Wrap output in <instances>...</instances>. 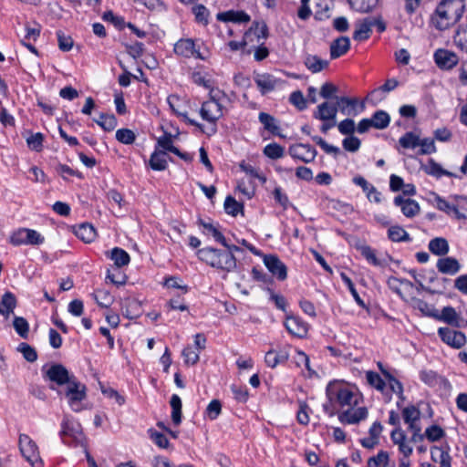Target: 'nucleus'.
<instances>
[{"label": "nucleus", "mask_w": 467, "mask_h": 467, "mask_svg": "<svg viewBox=\"0 0 467 467\" xmlns=\"http://www.w3.org/2000/svg\"><path fill=\"white\" fill-rule=\"evenodd\" d=\"M182 357L184 358V363L187 365V366H193L195 365L199 359H200V356H199V353L194 351L191 347H186L182 352Z\"/></svg>", "instance_id": "50"}, {"label": "nucleus", "mask_w": 467, "mask_h": 467, "mask_svg": "<svg viewBox=\"0 0 467 467\" xmlns=\"http://www.w3.org/2000/svg\"><path fill=\"white\" fill-rule=\"evenodd\" d=\"M368 416V410L365 407H359L358 409H348L339 414L338 419L342 423L356 424L360 420L366 419Z\"/></svg>", "instance_id": "17"}, {"label": "nucleus", "mask_w": 467, "mask_h": 467, "mask_svg": "<svg viewBox=\"0 0 467 467\" xmlns=\"http://www.w3.org/2000/svg\"><path fill=\"white\" fill-rule=\"evenodd\" d=\"M418 146L420 148V152L421 154H430L435 151V143L432 139H420Z\"/></svg>", "instance_id": "64"}, {"label": "nucleus", "mask_w": 467, "mask_h": 467, "mask_svg": "<svg viewBox=\"0 0 467 467\" xmlns=\"http://www.w3.org/2000/svg\"><path fill=\"white\" fill-rule=\"evenodd\" d=\"M327 396L329 400L336 397L337 403L340 407H354L358 404V395L347 388L340 387L336 382H330L327 386Z\"/></svg>", "instance_id": "5"}, {"label": "nucleus", "mask_w": 467, "mask_h": 467, "mask_svg": "<svg viewBox=\"0 0 467 467\" xmlns=\"http://www.w3.org/2000/svg\"><path fill=\"white\" fill-rule=\"evenodd\" d=\"M285 327L291 335L298 337H303L307 333V325L296 317H288Z\"/></svg>", "instance_id": "19"}, {"label": "nucleus", "mask_w": 467, "mask_h": 467, "mask_svg": "<svg viewBox=\"0 0 467 467\" xmlns=\"http://www.w3.org/2000/svg\"><path fill=\"white\" fill-rule=\"evenodd\" d=\"M436 275L432 271H427L425 272L421 276L420 280V284L427 293L431 295H434L436 293Z\"/></svg>", "instance_id": "29"}, {"label": "nucleus", "mask_w": 467, "mask_h": 467, "mask_svg": "<svg viewBox=\"0 0 467 467\" xmlns=\"http://www.w3.org/2000/svg\"><path fill=\"white\" fill-rule=\"evenodd\" d=\"M289 101L299 110H303L306 108V99H305L303 93L299 90L291 93Z\"/></svg>", "instance_id": "51"}, {"label": "nucleus", "mask_w": 467, "mask_h": 467, "mask_svg": "<svg viewBox=\"0 0 467 467\" xmlns=\"http://www.w3.org/2000/svg\"><path fill=\"white\" fill-rule=\"evenodd\" d=\"M440 210L446 212L448 214L452 215L457 219L465 218V216L459 212L458 208L455 205L450 204L447 202L441 200V198Z\"/></svg>", "instance_id": "56"}, {"label": "nucleus", "mask_w": 467, "mask_h": 467, "mask_svg": "<svg viewBox=\"0 0 467 467\" xmlns=\"http://www.w3.org/2000/svg\"><path fill=\"white\" fill-rule=\"evenodd\" d=\"M349 48V38L348 36H339L330 44V57L336 59L346 54Z\"/></svg>", "instance_id": "21"}, {"label": "nucleus", "mask_w": 467, "mask_h": 467, "mask_svg": "<svg viewBox=\"0 0 467 467\" xmlns=\"http://www.w3.org/2000/svg\"><path fill=\"white\" fill-rule=\"evenodd\" d=\"M440 273L453 275L461 269V264L453 257H442L439 262Z\"/></svg>", "instance_id": "24"}, {"label": "nucleus", "mask_w": 467, "mask_h": 467, "mask_svg": "<svg viewBox=\"0 0 467 467\" xmlns=\"http://www.w3.org/2000/svg\"><path fill=\"white\" fill-rule=\"evenodd\" d=\"M172 409L171 419L174 424L179 425L182 421V400L178 395H172L171 399Z\"/></svg>", "instance_id": "33"}, {"label": "nucleus", "mask_w": 467, "mask_h": 467, "mask_svg": "<svg viewBox=\"0 0 467 467\" xmlns=\"http://www.w3.org/2000/svg\"><path fill=\"white\" fill-rule=\"evenodd\" d=\"M222 412V403L219 400H213L205 410V415L212 420L218 418Z\"/></svg>", "instance_id": "42"}, {"label": "nucleus", "mask_w": 467, "mask_h": 467, "mask_svg": "<svg viewBox=\"0 0 467 467\" xmlns=\"http://www.w3.org/2000/svg\"><path fill=\"white\" fill-rule=\"evenodd\" d=\"M464 0H442L440 3V30L454 26L462 17Z\"/></svg>", "instance_id": "2"}, {"label": "nucleus", "mask_w": 467, "mask_h": 467, "mask_svg": "<svg viewBox=\"0 0 467 467\" xmlns=\"http://www.w3.org/2000/svg\"><path fill=\"white\" fill-rule=\"evenodd\" d=\"M305 66L312 73H317L328 67V61L321 59L317 56L308 55L305 59Z\"/></svg>", "instance_id": "27"}, {"label": "nucleus", "mask_w": 467, "mask_h": 467, "mask_svg": "<svg viewBox=\"0 0 467 467\" xmlns=\"http://www.w3.org/2000/svg\"><path fill=\"white\" fill-rule=\"evenodd\" d=\"M45 377L51 381L50 389L58 390L55 386L68 385L76 378L70 376L68 370L61 364H53L45 371Z\"/></svg>", "instance_id": "8"}, {"label": "nucleus", "mask_w": 467, "mask_h": 467, "mask_svg": "<svg viewBox=\"0 0 467 467\" xmlns=\"http://www.w3.org/2000/svg\"><path fill=\"white\" fill-rule=\"evenodd\" d=\"M420 143V138L412 132H407L400 139V144L403 148H416Z\"/></svg>", "instance_id": "49"}, {"label": "nucleus", "mask_w": 467, "mask_h": 467, "mask_svg": "<svg viewBox=\"0 0 467 467\" xmlns=\"http://www.w3.org/2000/svg\"><path fill=\"white\" fill-rule=\"evenodd\" d=\"M440 337L444 343L457 349L466 344V337L462 332L448 327H440Z\"/></svg>", "instance_id": "12"}, {"label": "nucleus", "mask_w": 467, "mask_h": 467, "mask_svg": "<svg viewBox=\"0 0 467 467\" xmlns=\"http://www.w3.org/2000/svg\"><path fill=\"white\" fill-rule=\"evenodd\" d=\"M420 410L414 406H409L403 409L402 417L404 421L409 424V428L412 431V441H421L423 439L420 434V427L417 425V421L420 420Z\"/></svg>", "instance_id": "10"}, {"label": "nucleus", "mask_w": 467, "mask_h": 467, "mask_svg": "<svg viewBox=\"0 0 467 467\" xmlns=\"http://www.w3.org/2000/svg\"><path fill=\"white\" fill-rule=\"evenodd\" d=\"M313 140L321 147V149L327 154L337 155L340 152V150L333 145L328 144L325 140L321 137L315 136L313 137Z\"/></svg>", "instance_id": "55"}, {"label": "nucleus", "mask_w": 467, "mask_h": 467, "mask_svg": "<svg viewBox=\"0 0 467 467\" xmlns=\"http://www.w3.org/2000/svg\"><path fill=\"white\" fill-rule=\"evenodd\" d=\"M340 133L345 135H352L355 131V122L351 119H346L337 125Z\"/></svg>", "instance_id": "61"}, {"label": "nucleus", "mask_w": 467, "mask_h": 467, "mask_svg": "<svg viewBox=\"0 0 467 467\" xmlns=\"http://www.w3.org/2000/svg\"><path fill=\"white\" fill-rule=\"evenodd\" d=\"M371 119L373 121V128L382 130L389 126L390 118L386 111L378 110L373 114Z\"/></svg>", "instance_id": "34"}, {"label": "nucleus", "mask_w": 467, "mask_h": 467, "mask_svg": "<svg viewBox=\"0 0 467 467\" xmlns=\"http://www.w3.org/2000/svg\"><path fill=\"white\" fill-rule=\"evenodd\" d=\"M110 258L114 261L117 267L127 265L130 261L129 254L123 249L118 247L111 250Z\"/></svg>", "instance_id": "31"}, {"label": "nucleus", "mask_w": 467, "mask_h": 467, "mask_svg": "<svg viewBox=\"0 0 467 467\" xmlns=\"http://www.w3.org/2000/svg\"><path fill=\"white\" fill-rule=\"evenodd\" d=\"M389 237L393 242H401L410 240L408 233L400 226H391L389 231Z\"/></svg>", "instance_id": "38"}, {"label": "nucleus", "mask_w": 467, "mask_h": 467, "mask_svg": "<svg viewBox=\"0 0 467 467\" xmlns=\"http://www.w3.org/2000/svg\"><path fill=\"white\" fill-rule=\"evenodd\" d=\"M116 139L123 144H132L135 141L136 135L130 129H120L116 131Z\"/></svg>", "instance_id": "40"}, {"label": "nucleus", "mask_w": 467, "mask_h": 467, "mask_svg": "<svg viewBox=\"0 0 467 467\" xmlns=\"http://www.w3.org/2000/svg\"><path fill=\"white\" fill-rule=\"evenodd\" d=\"M45 238L36 231L28 228H20L14 232L10 236V243L13 245H39L42 244Z\"/></svg>", "instance_id": "9"}, {"label": "nucleus", "mask_w": 467, "mask_h": 467, "mask_svg": "<svg viewBox=\"0 0 467 467\" xmlns=\"http://www.w3.org/2000/svg\"><path fill=\"white\" fill-rule=\"evenodd\" d=\"M377 26L379 32L386 30V24L381 16H368L359 20L356 24V30L353 33V38L357 41H363L369 37L372 26Z\"/></svg>", "instance_id": "6"}, {"label": "nucleus", "mask_w": 467, "mask_h": 467, "mask_svg": "<svg viewBox=\"0 0 467 467\" xmlns=\"http://www.w3.org/2000/svg\"><path fill=\"white\" fill-rule=\"evenodd\" d=\"M197 255L201 261L223 272L231 273L237 268L235 256L225 250L204 247L198 250Z\"/></svg>", "instance_id": "1"}, {"label": "nucleus", "mask_w": 467, "mask_h": 467, "mask_svg": "<svg viewBox=\"0 0 467 467\" xmlns=\"http://www.w3.org/2000/svg\"><path fill=\"white\" fill-rule=\"evenodd\" d=\"M201 116L204 120L215 123L223 116V106L216 101H205L202 103Z\"/></svg>", "instance_id": "15"}, {"label": "nucleus", "mask_w": 467, "mask_h": 467, "mask_svg": "<svg viewBox=\"0 0 467 467\" xmlns=\"http://www.w3.org/2000/svg\"><path fill=\"white\" fill-rule=\"evenodd\" d=\"M60 436L67 445H75L86 448L85 434L79 424H73L67 416H64L61 423Z\"/></svg>", "instance_id": "3"}, {"label": "nucleus", "mask_w": 467, "mask_h": 467, "mask_svg": "<svg viewBox=\"0 0 467 467\" xmlns=\"http://www.w3.org/2000/svg\"><path fill=\"white\" fill-rule=\"evenodd\" d=\"M338 106L336 103L325 101L317 106V109L313 113V117L321 121H334L336 120Z\"/></svg>", "instance_id": "16"}, {"label": "nucleus", "mask_w": 467, "mask_h": 467, "mask_svg": "<svg viewBox=\"0 0 467 467\" xmlns=\"http://www.w3.org/2000/svg\"><path fill=\"white\" fill-rule=\"evenodd\" d=\"M389 454L384 451H380L376 456L371 457L368 461V467H378L388 461Z\"/></svg>", "instance_id": "63"}, {"label": "nucleus", "mask_w": 467, "mask_h": 467, "mask_svg": "<svg viewBox=\"0 0 467 467\" xmlns=\"http://www.w3.org/2000/svg\"><path fill=\"white\" fill-rule=\"evenodd\" d=\"M58 47L62 51H69L73 47V39L70 36H66L64 32L57 31V32Z\"/></svg>", "instance_id": "47"}, {"label": "nucleus", "mask_w": 467, "mask_h": 467, "mask_svg": "<svg viewBox=\"0 0 467 467\" xmlns=\"http://www.w3.org/2000/svg\"><path fill=\"white\" fill-rule=\"evenodd\" d=\"M13 326L16 333L22 338H27L29 333V325L24 317H16L13 321Z\"/></svg>", "instance_id": "37"}, {"label": "nucleus", "mask_w": 467, "mask_h": 467, "mask_svg": "<svg viewBox=\"0 0 467 467\" xmlns=\"http://www.w3.org/2000/svg\"><path fill=\"white\" fill-rule=\"evenodd\" d=\"M43 140H44V135L40 132H37L36 134H32L30 137L26 139V142L28 147L36 151L42 150L43 148Z\"/></svg>", "instance_id": "48"}, {"label": "nucleus", "mask_w": 467, "mask_h": 467, "mask_svg": "<svg viewBox=\"0 0 467 467\" xmlns=\"http://www.w3.org/2000/svg\"><path fill=\"white\" fill-rule=\"evenodd\" d=\"M440 320L454 327H460L462 321L461 315L452 306H445L441 309Z\"/></svg>", "instance_id": "22"}, {"label": "nucleus", "mask_w": 467, "mask_h": 467, "mask_svg": "<svg viewBox=\"0 0 467 467\" xmlns=\"http://www.w3.org/2000/svg\"><path fill=\"white\" fill-rule=\"evenodd\" d=\"M285 150L277 143H271L265 147L264 153L270 159L275 160L284 156Z\"/></svg>", "instance_id": "39"}, {"label": "nucleus", "mask_w": 467, "mask_h": 467, "mask_svg": "<svg viewBox=\"0 0 467 467\" xmlns=\"http://www.w3.org/2000/svg\"><path fill=\"white\" fill-rule=\"evenodd\" d=\"M248 31H252V37L255 36L257 42L268 36V28L264 21H254Z\"/></svg>", "instance_id": "32"}, {"label": "nucleus", "mask_w": 467, "mask_h": 467, "mask_svg": "<svg viewBox=\"0 0 467 467\" xmlns=\"http://www.w3.org/2000/svg\"><path fill=\"white\" fill-rule=\"evenodd\" d=\"M18 444L22 456L32 467H43V461L40 458L38 447L29 436L21 434Z\"/></svg>", "instance_id": "7"}, {"label": "nucleus", "mask_w": 467, "mask_h": 467, "mask_svg": "<svg viewBox=\"0 0 467 467\" xmlns=\"http://www.w3.org/2000/svg\"><path fill=\"white\" fill-rule=\"evenodd\" d=\"M76 235L85 243L92 242L96 237V231L91 224L83 223L76 231Z\"/></svg>", "instance_id": "30"}, {"label": "nucleus", "mask_w": 467, "mask_h": 467, "mask_svg": "<svg viewBox=\"0 0 467 467\" xmlns=\"http://www.w3.org/2000/svg\"><path fill=\"white\" fill-rule=\"evenodd\" d=\"M264 263L266 268L279 280H285L287 276V268L280 259L274 254L264 255Z\"/></svg>", "instance_id": "14"}, {"label": "nucleus", "mask_w": 467, "mask_h": 467, "mask_svg": "<svg viewBox=\"0 0 467 467\" xmlns=\"http://www.w3.org/2000/svg\"><path fill=\"white\" fill-rule=\"evenodd\" d=\"M16 306V298L11 292L3 295L0 301V314L6 318L14 312Z\"/></svg>", "instance_id": "25"}, {"label": "nucleus", "mask_w": 467, "mask_h": 467, "mask_svg": "<svg viewBox=\"0 0 467 467\" xmlns=\"http://www.w3.org/2000/svg\"><path fill=\"white\" fill-rule=\"evenodd\" d=\"M94 298L96 302L102 307H109L113 302L112 296L109 291L106 290H98L94 294Z\"/></svg>", "instance_id": "44"}, {"label": "nucleus", "mask_w": 467, "mask_h": 467, "mask_svg": "<svg viewBox=\"0 0 467 467\" xmlns=\"http://www.w3.org/2000/svg\"><path fill=\"white\" fill-rule=\"evenodd\" d=\"M259 120L265 130L271 131L273 134H277L278 126L275 125L274 117L267 113L261 112L259 114Z\"/></svg>", "instance_id": "45"}, {"label": "nucleus", "mask_w": 467, "mask_h": 467, "mask_svg": "<svg viewBox=\"0 0 467 467\" xmlns=\"http://www.w3.org/2000/svg\"><path fill=\"white\" fill-rule=\"evenodd\" d=\"M17 351L23 354V357L28 362H35L37 358V353L34 348L27 343H21L17 347Z\"/></svg>", "instance_id": "43"}, {"label": "nucleus", "mask_w": 467, "mask_h": 467, "mask_svg": "<svg viewBox=\"0 0 467 467\" xmlns=\"http://www.w3.org/2000/svg\"><path fill=\"white\" fill-rule=\"evenodd\" d=\"M378 3L379 0H376L373 5H370L368 0H349L352 8L361 13L370 12Z\"/></svg>", "instance_id": "41"}, {"label": "nucleus", "mask_w": 467, "mask_h": 467, "mask_svg": "<svg viewBox=\"0 0 467 467\" xmlns=\"http://www.w3.org/2000/svg\"><path fill=\"white\" fill-rule=\"evenodd\" d=\"M366 378L369 385L375 387L379 390H382L385 387V382L380 378V376L373 371H368L366 374Z\"/></svg>", "instance_id": "54"}, {"label": "nucleus", "mask_w": 467, "mask_h": 467, "mask_svg": "<svg viewBox=\"0 0 467 467\" xmlns=\"http://www.w3.org/2000/svg\"><path fill=\"white\" fill-rule=\"evenodd\" d=\"M394 203L400 206L403 214L407 217H413L420 212V206L417 202L411 199H405L401 196H397L394 199Z\"/></svg>", "instance_id": "20"}, {"label": "nucleus", "mask_w": 467, "mask_h": 467, "mask_svg": "<svg viewBox=\"0 0 467 467\" xmlns=\"http://www.w3.org/2000/svg\"><path fill=\"white\" fill-rule=\"evenodd\" d=\"M337 105L342 113H346L347 108H355L358 100L357 99H350L348 97H336Z\"/></svg>", "instance_id": "58"}, {"label": "nucleus", "mask_w": 467, "mask_h": 467, "mask_svg": "<svg viewBox=\"0 0 467 467\" xmlns=\"http://www.w3.org/2000/svg\"><path fill=\"white\" fill-rule=\"evenodd\" d=\"M459 62L458 56L451 51L440 49V68L451 69Z\"/></svg>", "instance_id": "26"}, {"label": "nucleus", "mask_w": 467, "mask_h": 467, "mask_svg": "<svg viewBox=\"0 0 467 467\" xmlns=\"http://www.w3.org/2000/svg\"><path fill=\"white\" fill-rule=\"evenodd\" d=\"M86 386L76 379L71 380L63 390H57L58 395H64L67 399L70 408L78 412L82 410L81 402L86 399Z\"/></svg>", "instance_id": "4"}, {"label": "nucleus", "mask_w": 467, "mask_h": 467, "mask_svg": "<svg viewBox=\"0 0 467 467\" xmlns=\"http://www.w3.org/2000/svg\"><path fill=\"white\" fill-rule=\"evenodd\" d=\"M289 154L306 163L311 162L317 156V150L309 144H296L289 148Z\"/></svg>", "instance_id": "13"}, {"label": "nucleus", "mask_w": 467, "mask_h": 467, "mask_svg": "<svg viewBox=\"0 0 467 467\" xmlns=\"http://www.w3.org/2000/svg\"><path fill=\"white\" fill-rule=\"evenodd\" d=\"M159 147L172 153H179V149L172 145V139L171 134H164L158 139Z\"/></svg>", "instance_id": "52"}, {"label": "nucleus", "mask_w": 467, "mask_h": 467, "mask_svg": "<svg viewBox=\"0 0 467 467\" xmlns=\"http://www.w3.org/2000/svg\"><path fill=\"white\" fill-rule=\"evenodd\" d=\"M418 308L424 315L434 317V318H438V312L433 305H429L427 302L420 300L418 302Z\"/></svg>", "instance_id": "62"}, {"label": "nucleus", "mask_w": 467, "mask_h": 467, "mask_svg": "<svg viewBox=\"0 0 467 467\" xmlns=\"http://www.w3.org/2000/svg\"><path fill=\"white\" fill-rule=\"evenodd\" d=\"M343 147L346 150L355 152L360 147V140L357 137L350 136L343 140Z\"/></svg>", "instance_id": "59"}, {"label": "nucleus", "mask_w": 467, "mask_h": 467, "mask_svg": "<svg viewBox=\"0 0 467 467\" xmlns=\"http://www.w3.org/2000/svg\"><path fill=\"white\" fill-rule=\"evenodd\" d=\"M167 154L164 150H155L150 158V166L155 171H164L167 168Z\"/></svg>", "instance_id": "28"}, {"label": "nucleus", "mask_w": 467, "mask_h": 467, "mask_svg": "<svg viewBox=\"0 0 467 467\" xmlns=\"http://www.w3.org/2000/svg\"><path fill=\"white\" fill-rule=\"evenodd\" d=\"M361 254L366 258L368 262L374 265H380V261L377 258L375 251L368 245L360 247Z\"/></svg>", "instance_id": "57"}, {"label": "nucleus", "mask_w": 467, "mask_h": 467, "mask_svg": "<svg viewBox=\"0 0 467 467\" xmlns=\"http://www.w3.org/2000/svg\"><path fill=\"white\" fill-rule=\"evenodd\" d=\"M289 354L285 350L276 351L270 349L266 352L265 361L269 368H275L278 364L284 363L288 359Z\"/></svg>", "instance_id": "23"}, {"label": "nucleus", "mask_w": 467, "mask_h": 467, "mask_svg": "<svg viewBox=\"0 0 467 467\" xmlns=\"http://www.w3.org/2000/svg\"><path fill=\"white\" fill-rule=\"evenodd\" d=\"M202 225L204 227V229L208 232V234H211L212 236L214 238V240L218 243H220L222 245H226V239L223 235V234L215 228L211 223H205L201 221Z\"/></svg>", "instance_id": "53"}, {"label": "nucleus", "mask_w": 467, "mask_h": 467, "mask_svg": "<svg viewBox=\"0 0 467 467\" xmlns=\"http://www.w3.org/2000/svg\"><path fill=\"white\" fill-rule=\"evenodd\" d=\"M254 81L263 95L273 91L279 84V80L268 73L257 74Z\"/></svg>", "instance_id": "18"}, {"label": "nucleus", "mask_w": 467, "mask_h": 467, "mask_svg": "<svg viewBox=\"0 0 467 467\" xmlns=\"http://www.w3.org/2000/svg\"><path fill=\"white\" fill-rule=\"evenodd\" d=\"M337 92V88L334 84L327 82L321 87L320 96L326 99H332V98L336 99L337 96H335V94Z\"/></svg>", "instance_id": "60"}, {"label": "nucleus", "mask_w": 467, "mask_h": 467, "mask_svg": "<svg viewBox=\"0 0 467 467\" xmlns=\"http://www.w3.org/2000/svg\"><path fill=\"white\" fill-rule=\"evenodd\" d=\"M167 101L171 109V110L176 113L177 115L179 116H182L184 119L188 120L192 125H198L195 121L190 119L188 117H187V114L186 112H182L180 109H179V102H180V99L178 96H175V95H171L170 97H168L167 99Z\"/></svg>", "instance_id": "46"}, {"label": "nucleus", "mask_w": 467, "mask_h": 467, "mask_svg": "<svg viewBox=\"0 0 467 467\" xmlns=\"http://www.w3.org/2000/svg\"><path fill=\"white\" fill-rule=\"evenodd\" d=\"M224 210L228 214L236 216L238 213H243L244 206L241 202H237L234 197L227 196L224 201Z\"/></svg>", "instance_id": "36"}, {"label": "nucleus", "mask_w": 467, "mask_h": 467, "mask_svg": "<svg viewBox=\"0 0 467 467\" xmlns=\"http://www.w3.org/2000/svg\"><path fill=\"white\" fill-rule=\"evenodd\" d=\"M141 313L140 302L136 299L128 300L126 303V309L123 312L125 317L130 319H133L139 317Z\"/></svg>", "instance_id": "35"}, {"label": "nucleus", "mask_w": 467, "mask_h": 467, "mask_svg": "<svg viewBox=\"0 0 467 467\" xmlns=\"http://www.w3.org/2000/svg\"><path fill=\"white\" fill-rule=\"evenodd\" d=\"M174 52L184 57H195L201 60L206 59V57L196 48L194 41L190 38L179 40L174 46Z\"/></svg>", "instance_id": "11"}]
</instances>
